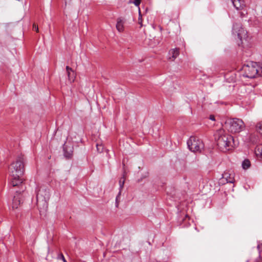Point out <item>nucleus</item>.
<instances>
[{"label":"nucleus","mask_w":262,"mask_h":262,"mask_svg":"<svg viewBox=\"0 0 262 262\" xmlns=\"http://www.w3.org/2000/svg\"><path fill=\"white\" fill-rule=\"evenodd\" d=\"M214 137L218 147L224 152L231 150L236 145L233 137L223 129L217 130Z\"/></svg>","instance_id":"1"},{"label":"nucleus","mask_w":262,"mask_h":262,"mask_svg":"<svg viewBox=\"0 0 262 262\" xmlns=\"http://www.w3.org/2000/svg\"><path fill=\"white\" fill-rule=\"evenodd\" d=\"M228 130L232 133H238L242 131L245 127V123L242 119L233 118L226 122Z\"/></svg>","instance_id":"2"},{"label":"nucleus","mask_w":262,"mask_h":262,"mask_svg":"<svg viewBox=\"0 0 262 262\" xmlns=\"http://www.w3.org/2000/svg\"><path fill=\"white\" fill-rule=\"evenodd\" d=\"M244 76L249 78H254L259 75L260 67L256 62H250L243 67Z\"/></svg>","instance_id":"3"},{"label":"nucleus","mask_w":262,"mask_h":262,"mask_svg":"<svg viewBox=\"0 0 262 262\" xmlns=\"http://www.w3.org/2000/svg\"><path fill=\"white\" fill-rule=\"evenodd\" d=\"M187 146L192 152H201L204 148L202 140L195 137H191L187 142Z\"/></svg>","instance_id":"4"},{"label":"nucleus","mask_w":262,"mask_h":262,"mask_svg":"<svg viewBox=\"0 0 262 262\" xmlns=\"http://www.w3.org/2000/svg\"><path fill=\"white\" fill-rule=\"evenodd\" d=\"M233 33L237 35L242 43H244V41L246 42L248 41L247 31L242 28L241 24L236 23L233 25Z\"/></svg>","instance_id":"5"},{"label":"nucleus","mask_w":262,"mask_h":262,"mask_svg":"<svg viewBox=\"0 0 262 262\" xmlns=\"http://www.w3.org/2000/svg\"><path fill=\"white\" fill-rule=\"evenodd\" d=\"M235 174L233 171L228 170L225 171L222 174V177L219 180L220 185H225L226 183H233L234 182Z\"/></svg>","instance_id":"6"},{"label":"nucleus","mask_w":262,"mask_h":262,"mask_svg":"<svg viewBox=\"0 0 262 262\" xmlns=\"http://www.w3.org/2000/svg\"><path fill=\"white\" fill-rule=\"evenodd\" d=\"M10 178L9 185L14 187L16 186V164L12 163L9 167Z\"/></svg>","instance_id":"7"},{"label":"nucleus","mask_w":262,"mask_h":262,"mask_svg":"<svg viewBox=\"0 0 262 262\" xmlns=\"http://www.w3.org/2000/svg\"><path fill=\"white\" fill-rule=\"evenodd\" d=\"M36 204L40 212L46 211L48 207V201L49 198H35Z\"/></svg>","instance_id":"8"},{"label":"nucleus","mask_w":262,"mask_h":262,"mask_svg":"<svg viewBox=\"0 0 262 262\" xmlns=\"http://www.w3.org/2000/svg\"><path fill=\"white\" fill-rule=\"evenodd\" d=\"M24 171V159L23 156L17 157V177L23 175Z\"/></svg>","instance_id":"9"},{"label":"nucleus","mask_w":262,"mask_h":262,"mask_svg":"<svg viewBox=\"0 0 262 262\" xmlns=\"http://www.w3.org/2000/svg\"><path fill=\"white\" fill-rule=\"evenodd\" d=\"M233 6L237 10L243 9L245 6V4L243 0H231Z\"/></svg>","instance_id":"10"},{"label":"nucleus","mask_w":262,"mask_h":262,"mask_svg":"<svg viewBox=\"0 0 262 262\" xmlns=\"http://www.w3.org/2000/svg\"><path fill=\"white\" fill-rule=\"evenodd\" d=\"M125 24V20L121 18H118L117 19V24H116V29L117 30L120 32H123L124 29V25Z\"/></svg>","instance_id":"11"},{"label":"nucleus","mask_w":262,"mask_h":262,"mask_svg":"<svg viewBox=\"0 0 262 262\" xmlns=\"http://www.w3.org/2000/svg\"><path fill=\"white\" fill-rule=\"evenodd\" d=\"M169 57L168 59L172 61L175 60V59L179 56V50L178 48L171 49L169 51Z\"/></svg>","instance_id":"12"},{"label":"nucleus","mask_w":262,"mask_h":262,"mask_svg":"<svg viewBox=\"0 0 262 262\" xmlns=\"http://www.w3.org/2000/svg\"><path fill=\"white\" fill-rule=\"evenodd\" d=\"M66 70L69 80L71 82L74 81L75 78V74L74 71L69 66L66 67Z\"/></svg>","instance_id":"13"},{"label":"nucleus","mask_w":262,"mask_h":262,"mask_svg":"<svg viewBox=\"0 0 262 262\" xmlns=\"http://www.w3.org/2000/svg\"><path fill=\"white\" fill-rule=\"evenodd\" d=\"M255 153L257 158L262 160V144L258 145L256 147Z\"/></svg>","instance_id":"14"},{"label":"nucleus","mask_w":262,"mask_h":262,"mask_svg":"<svg viewBox=\"0 0 262 262\" xmlns=\"http://www.w3.org/2000/svg\"><path fill=\"white\" fill-rule=\"evenodd\" d=\"M251 165L250 162L248 159H245L242 163V167L244 169H248Z\"/></svg>","instance_id":"15"},{"label":"nucleus","mask_w":262,"mask_h":262,"mask_svg":"<svg viewBox=\"0 0 262 262\" xmlns=\"http://www.w3.org/2000/svg\"><path fill=\"white\" fill-rule=\"evenodd\" d=\"M256 130L259 134H262V121L257 123L256 125Z\"/></svg>","instance_id":"16"},{"label":"nucleus","mask_w":262,"mask_h":262,"mask_svg":"<svg viewBox=\"0 0 262 262\" xmlns=\"http://www.w3.org/2000/svg\"><path fill=\"white\" fill-rule=\"evenodd\" d=\"M125 181V179L123 177L121 178L120 180H119V185L121 188H122L123 186L124 183Z\"/></svg>","instance_id":"17"},{"label":"nucleus","mask_w":262,"mask_h":262,"mask_svg":"<svg viewBox=\"0 0 262 262\" xmlns=\"http://www.w3.org/2000/svg\"><path fill=\"white\" fill-rule=\"evenodd\" d=\"M97 150L101 152L103 151V147L101 145H98V144L96 145Z\"/></svg>","instance_id":"18"},{"label":"nucleus","mask_w":262,"mask_h":262,"mask_svg":"<svg viewBox=\"0 0 262 262\" xmlns=\"http://www.w3.org/2000/svg\"><path fill=\"white\" fill-rule=\"evenodd\" d=\"M58 259H61L63 262H67L62 253H60L58 256Z\"/></svg>","instance_id":"19"},{"label":"nucleus","mask_w":262,"mask_h":262,"mask_svg":"<svg viewBox=\"0 0 262 262\" xmlns=\"http://www.w3.org/2000/svg\"><path fill=\"white\" fill-rule=\"evenodd\" d=\"M139 24L140 25L141 27H142V19L141 17V15L140 14V10L139 11Z\"/></svg>","instance_id":"20"},{"label":"nucleus","mask_w":262,"mask_h":262,"mask_svg":"<svg viewBox=\"0 0 262 262\" xmlns=\"http://www.w3.org/2000/svg\"><path fill=\"white\" fill-rule=\"evenodd\" d=\"M33 29L36 32H38V27L37 25L35 24H34L33 25Z\"/></svg>","instance_id":"21"},{"label":"nucleus","mask_w":262,"mask_h":262,"mask_svg":"<svg viewBox=\"0 0 262 262\" xmlns=\"http://www.w3.org/2000/svg\"><path fill=\"white\" fill-rule=\"evenodd\" d=\"M121 198H118V197H116V207H118V205H119V202H120V199Z\"/></svg>","instance_id":"22"},{"label":"nucleus","mask_w":262,"mask_h":262,"mask_svg":"<svg viewBox=\"0 0 262 262\" xmlns=\"http://www.w3.org/2000/svg\"><path fill=\"white\" fill-rule=\"evenodd\" d=\"M134 3L136 6H139L140 4V0H135Z\"/></svg>","instance_id":"23"},{"label":"nucleus","mask_w":262,"mask_h":262,"mask_svg":"<svg viewBox=\"0 0 262 262\" xmlns=\"http://www.w3.org/2000/svg\"><path fill=\"white\" fill-rule=\"evenodd\" d=\"M24 181V178H17V184L18 183H23V181Z\"/></svg>","instance_id":"24"},{"label":"nucleus","mask_w":262,"mask_h":262,"mask_svg":"<svg viewBox=\"0 0 262 262\" xmlns=\"http://www.w3.org/2000/svg\"><path fill=\"white\" fill-rule=\"evenodd\" d=\"M209 119L212 121L215 120V117L213 115H210L209 117Z\"/></svg>","instance_id":"25"},{"label":"nucleus","mask_w":262,"mask_h":262,"mask_svg":"<svg viewBox=\"0 0 262 262\" xmlns=\"http://www.w3.org/2000/svg\"><path fill=\"white\" fill-rule=\"evenodd\" d=\"M64 155L66 157L69 158L71 156L70 153L67 154L66 152H64Z\"/></svg>","instance_id":"26"},{"label":"nucleus","mask_w":262,"mask_h":262,"mask_svg":"<svg viewBox=\"0 0 262 262\" xmlns=\"http://www.w3.org/2000/svg\"><path fill=\"white\" fill-rule=\"evenodd\" d=\"M245 15L244 13L243 12L241 13V16L242 17H244Z\"/></svg>","instance_id":"27"},{"label":"nucleus","mask_w":262,"mask_h":262,"mask_svg":"<svg viewBox=\"0 0 262 262\" xmlns=\"http://www.w3.org/2000/svg\"><path fill=\"white\" fill-rule=\"evenodd\" d=\"M260 246L259 245H257V248H258V249H260Z\"/></svg>","instance_id":"28"},{"label":"nucleus","mask_w":262,"mask_h":262,"mask_svg":"<svg viewBox=\"0 0 262 262\" xmlns=\"http://www.w3.org/2000/svg\"><path fill=\"white\" fill-rule=\"evenodd\" d=\"M228 194H229L226 193V195H228Z\"/></svg>","instance_id":"29"}]
</instances>
